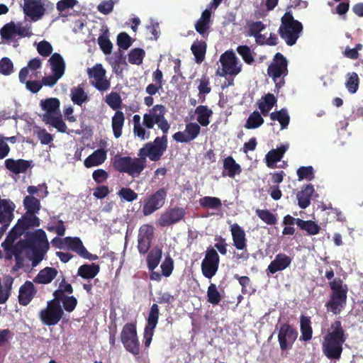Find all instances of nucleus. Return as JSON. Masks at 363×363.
Here are the masks:
<instances>
[{"label":"nucleus","mask_w":363,"mask_h":363,"mask_svg":"<svg viewBox=\"0 0 363 363\" xmlns=\"http://www.w3.org/2000/svg\"><path fill=\"white\" fill-rule=\"evenodd\" d=\"M167 134L156 137L153 142H149L139 150V157H122L117 154L113 160V168L121 172L127 173L132 177H138L146 167V157L156 162L161 159L167 149Z\"/></svg>","instance_id":"obj_1"},{"label":"nucleus","mask_w":363,"mask_h":363,"mask_svg":"<svg viewBox=\"0 0 363 363\" xmlns=\"http://www.w3.org/2000/svg\"><path fill=\"white\" fill-rule=\"evenodd\" d=\"M20 236L9 232L1 247L6 252V258L11 259L13 255H21L24 251L30 250V254L26 253L27 257L31 260L32 266L36 267L44 258L49 249V243L45 232L38 229L33 232H27L26 239H21L16 244L14 241Z\"/></svg>","instance_id":"obj_2"},{"label":"nucleus","mask_w":363,"mask_h":363,"mask_svg":"<svg viewBox=\"0 0 363 363\" xmlns=\"http://www.w3.org/2000/svg\"><path fill=\"white\" fill-rule=\"evenodd\" d=\"M347 337L340 320H335L330 325V330L323 337L322 349L329 359H339L342 352V345Z\"/></svg>","instance_id":"obj_3"},{"label":"nucleus","mask_w":363,"mask_h":363,"mask_svg":"<svg viewBox=\"0 0 363 363\" xmlns=\"http://www.w3.org/2000/svg\"><path fill=\"white\" fill-rule=\"evenodd\" d=\"M40 106L45 111L40 116L42 121L48 125L56 128L60 133L67 132V125L62 119L60 111V101L57 98H48L40 102Z\"/></svg>","instance_id":"obj_4"},{"label":"nucleus","mask_w":363,"mask_h":363,"mask_svg":"<svg viewBox=\"0 0 363 363\" xmlns=\"http://www.w3.org/2000/svg\"><path fill=\"white\" fill-rule=\"evenodd\" d=\"M331 290L330 299L326 302L325 307L328 312L334 315L340 314L347 305L348 286L343 281L337 277L329 282Z\"/></svg>","instance_id":"obj_5"},{"label":"nucleus","mask_w":363,"mask_h":363,"mask_svg":"<svg viewBox=\"0 0 363 363\" xmlns=\"http://www.w3.org/2000/svg\"><path fill=\"white\" fill-rule=\"evenodd\" d=\"M303 28L302 23L295 20L292 13L287 11L281 17L278 33L287 45L292 46L301 36Z\"/></svg>","instance_id":"obj_6"},{"label":"nucleus","mask_w":363,"mask_h":363,"mask_svg":"<svg viewBox=\"0 0 363 363\" xmlns=\"http://www.w3.org/2000/svg\"><path fill=\"white\" fill-rule=\"evenodd\" d=\"M166 113V108L162 104H157L150 109L149 113L143 115V124L148 129L153 128L155 124H157L158 128L162 130V133L167 134L170 125L164 116Z\"/></svg>","instance_id":"obj_7"},{"label":"nucleus","mask_w":363,"mask_h":363,"mask_svg":"<svg viewBox=\"0 0 363 363\" xmlns=\"http://www.w3.org/2000/svg\"><path fill=\"white\" fill-rule=\"evenodd\" d=\"M52 243L55 245L56 247L67 248L76 252L79 256L84 259L89 260H96L99 257L96 255L90 253L86 248L84 246L82 241L78 237H66L64 239L55 238L52 240Z\"/></svg>","instance_id":"obj_8"},{"label":"nucleus","mask_w":363,"mask_h":363,"mask_svg":"<svg viewBox=\"0 0 363 363\" xmlns=\"http://www.w3.org/2000/svg\"><path fill=\"white\" fill-rule=\"evenodd\" d=\"M121 340L128 352L134 356L140 354V345L137 333L136 323L125 324L121 330Z\"/></svg>","instance_id":"obj_9"},{"label":"nucleus","mask_w":363,"mask_h":363,"mask_svg":"<svg viewBox=\"0 0 363 363\" xmlns=\"http://www.w3.org/2000/svg\"><path fill=\"white\" fill-rule=\"evenodd\" d=\"M288 62L286 57L280 52H277L274 56L273 62L267 68V73L276 83V87L279 89L284 84V79L277 82V79L281 76H286L288 74Z\"/></svg>","instance_id":"obj_10"},{"label":"nucleus","mask_w":363,"mask_h":363,"mask_svg":"<svg viewBox=\"0 0 363 363\" xmlns=\"http://www.w3.org/2000/svg\"><path fill=\"white\" fill-rule=\"evenodd\" d=\"M167 196V191L164 188L147 195L143 201V214L147 216L160 209L164 205Z\"/></svg>","instance_id":"obj_11"},{"label":"nucleus","mask_w":363,"mask_h":363,"mask_svg":"<svg viewBox=\"0 0 363 363\" xmlns=\"http://www.w3.org/2000/svg\"><path fill=\"white\" fill-rule=\"evenodd\" d=\"M220 263V257L213 247H208L205 257L201 262V272L207 279H211L218 272Z\"/></svg>","instance_id":"obj_12"},{"label":"nucleus","mask_w":363,"mask_h":363,"mask_svg":"<svg viewBox=\"0 0 363 363\" xmlns=\"http://www.w3.org/2000/svg\"><path fill=\"white\" fill-rule=\"evenodd\" d=\"M64 315L61 306H57L55 302L48 301L47 307L39 313L41 322L48 326L57 325Z\"/></svg>","instance_id":"obj_13"},{"label":"nucleus","mask_w":363,"mask_h":363,"mask_svg":"<svg viewBox=\"0 0 363 363\" xmlns=\"http://www.w3.org/2000/svg\"><path fill=\"white\" fill-rule=\"evenodd\" d=\"M220 62L222 65L220 76L229 74L235 77L242 70V64L233 50H227L223 53L220 57Z\"/></svg>","instance_id":"obj_14"},{"label":"nucleus","mask_w":363,"mask_h":363,"mask_svg":"<svg viewBox=\"0 0 363 363\" xmlns=\"http://www.w3.org/2000/svg\"><path fill=\"white\" fill-rule=\"evenodd\" d=\"M230 231L231 233L234 247L238 250L243 251L240 254H237L236 258L247 259L249 258V254L247 252V240L244 229L238 223H233L230 226Z\"/></svg>","instance_id":"obj_15"},{"label":"nucleus","mask_w":363,"mask_h":363,"mask_svg":"<svg viewBox=\"0 0 363 363\" xmlns=\"http://www.w3.org/2000/svg\"><path fill=\"white\" fill-rule=\"evenodd\" d=\"M106 71L101 64H96L87 69L89 78L94 79L91 84L100 91H105L111 86V82L106 79Z\"/></svg>","instance_id":"obj_16"},{"label":"nucleus","mask_w":363,"mask_h":363,"mask_svg":"<svg viewBox=\"0 0 363 363\" xmlns=\"http://www.w3.org/2000/svg\"><path fill=\"white\" fill-rule=\"evenodd\" d=\"M298 336L297 330L290 324L284 323L281 325L278 341L281 351H286L292 347Z\"/></svg>","instance_id":"obj_17"},{"label":"nucleus","mask_w":363,"mask_h":363,"mask_svg":"<svg viewBox=\"0 0 363 363\" xmlns=\"http://www.w3.org/2000/svg\"><path fill=\"white\" fill-rule=\"evenodd\" d=\"M40 225V220L38 216L25 213L9 232L17 234V236H21L23 234L27 233L26 230L30 228L39 227Z\"/></svg>","instance_id":"obj_18"},{"label":"nucleus","mask_w":363,"mask_h":363,"mask_svg":"<svg viewBox=\"0 0 363 363\" xmlns=\"http://www.w3.org/2000/svg\"><path fill=\"white\" fill-rule=\"evenodd\" d=\"M159 314L158 305L153 303L150 307L147 318V324L144 330V345L145 347H148L151 343L155 329L158 323Z\"/></svg>","instance_id":"obj_19"},{"label":"nucleus","mask_w":363,"mask_h":363,"mask_svg":"<svg viewBox=\"0 0 363 363\" xmlns=\"http://www.w3.org/2000/svg\"><path fill=\"white\" fill-rule=\"evenodd\" d=\"M23 11L33 21H38L43 18L45 9L40 0H23Z\"/></svg>","instance_id":"obj_20"},{"label":"nucleus","mask_w":363,"mask_h":363,"mask_svg":"<svg viewBox=\"0 0 363 363\" xmlns=\"http://www.w3.org/2000/svg\"><path fill=\"white\" fill-rule=\"evenodd\" d=\"M185 216L182 208H173L162 213L158 219V224L162 227L171 225L180 221Z\"/></svg>","instance_id":"obj_21"},{"label":"nucleus","mask_w":363,"mask_h":363,"mask_svg":"<svg viewBox=\"0 0 363 363\" xmlns=\"http://www.w3.org/2000/svg\"><path fill=\"white\" fill-rule=\"evenodd\" d=\"M291 258L284 253H279L269 264L267 269L268 276L274 274L277 272L283 271L289 267L291 263Z\"/></svg>","instance_id":"obj_22"},{"label":"nucleus","mask_w":363,"mask_h":363,"mask_svg":"<svg viewBox=\"0 0 363 363\" xmlns=\"http://www.w3.org/2000/svg\"><path fill=\"white\" fill-rule=\"evenodd\" d=\"M5 167L11 172L18 174L26 173L32 166V161L23 159L13 160L11 158L5 160Z\"/></svg>","instance_id":"obj_23"},{"label":"nucleus","mask_w":363,"mask_h":363,"mask_svg":"<svg viewBox=\"0 0 363 363\" xmlns=\"http://www.w3.org/2000/svg\"><path fill=\"white\" fill-rule=\"evenodd\" d=\"M14 208L13 202L0 197V223L9 225L13 218Z\"/></svg>","instance_id":"obj_24"},{"label":"nucleus","mask_w":363,"mask_h":363,"mask_svg":"<svg viewBox=\"0 0 363 363\" xmlns=\"http://www.w3.org/2000/svg\"><path fill=\"white\" fill-rule=\"evenodd\" d=\"M37 290L30 281H26L19 289L18 302L21 306H27L33 298Z\"/></svg>","instance_id":"obj_25"},{"label":"nucleus","mask_w":363,"mask_h":363,"mask_svg":"<svg viewBox=\"0 0 363 363\" xmlns=\"http://www.w3.org/2000/svg\"><path fill=\"white\" fill-rule=\"evenodd\" d=\"M313 192V186L309 184L303 186L301 190L297 193L298 205L301 208L305 209L310 206Z\"/></svg>","instance_id":"obj_26"},{"label":"nucleus","mask_w":363,"mask_h":363,"mask_svg":"<svg viewBox=\"0 0 363 363\" xmlns=\"http://www.w3.org/2000/svg\"><path fill=\"white\" fill-rule=\"evenodd\" d=\"M241 166L236 162L232 156L225 157L223 160V171L222 175L223 177L228 176L230 178H234L235 175L241 173Z\"/></svg>","instance_id":"obj_27"},{"label":"nucleus","mask_w":363,"mask_h":363,"mask_svg":"<svg viewBox=\"0 0 363 363\" xmlns=\"http://www.w3.org/2000/svg\"><path fill=\"white\" fill-rule=\"evenodd\" d=\"M211 11L210 9H205L201 18L195 23V29L202 36H208V30L210 28Z\"/></svg>","instance_id":"obj_28"},{"label":"nucleus","mask_w":363,"mask_h":363,"mask_svg":"<svg viewBox=\"0 0 363 363\" xmlns=\"http://www.w3.org/2000/svg\"><path fill=\"white\" fill-rule=\"evenodd\" d=\"M207 50V43L203 40L196 39L191 46V51L194 56L195 62L201 64L205 60Z\"/></svg>","instance_id":"obj_29"},{"label":"nucleus","mask_w":363,"mask_h":363,"mask_svg":"<svg viewBox=\"0 0 363 363\" xmlns=\"http://www.w3.org/2000/svg\"><path fill=\"white\" fill-rule=\"evenodd\" d=\"M57 274V270L55 268L47 267L38 272L33 281L37 284H48L52 282Z\"/></svg>","instance_id":"obj_30"},{"label":"nucleus","mask_w":363,"mask_h":363,"mask_svg":"<svg viewBox=\"0 0 363 363\" xmlns=\"http://www.w3.org/2000/svg\"><path fill=\"white\" fill-rule=\"evenodd\" d=\"M106 159V152L104 149H98L88 156L84 164L86 168L99 166L103 164Z\"/></svg>","instance_id":"obj_31"},{"label":"nucleus","mask_w":363,"mask_h":363,"mask_svg":"<svg viewBox=\"0 0 363 363\" xmlns=\"http://www.w3.org/2000/svg\"><path fill=\"white\" fill-rule=\"evenodd\" d=\"M287 147L281 145L277 149H273L267 152L265 156L266 164L269 168H274L277 162L283 157Z\"/></svg>","instance_id":"obj_32"},{"label":"nucleus","mask_w":363,"mask_h":363,"mask_svg":"<svg viewBox=\"0 0 363 363\" xmlns=\"http://www.w3.org/2000/svg\"><path fill=\"white\" fill-rule=\"evenodd\" d=\"M300 330L301 336L300 340L308 342L312 339L313 337V328L311 326V318L301 315L300 318Z\"/></svg>","instance_id":"obj_33"},{"label":"nucleus","mask_w":363,"mask_h":363,"mask_svg":"<svg viewBox=\"0 0 363 363\" xmlns=\"http://www.w3.org/2000/svg\"><path fill=\"white\" fill-rule=\"evenodd\" d=\"M100 267L95 263L81 265L77 270V275L84 279H94L99 272Z\"/></svg>","instance_id":"obj_34"},{"label":"nucleus","mask_w":363,"mask_h":363,"mask_svg":"<svg viewBox=\"0 0 363 363\" xmlns=\"http://www.w3.org/2000/svg\"><path fill=\"white\" fill-rule=\"evenodd\" d=\"M52 73L62 77L65 70V63L59 53H53L48 60Z\"/></svg>","instance_id":"obj_35"},{"label":"nucleus","mask_w":363,"mask_h":363,"mask_svg":"<svg viewBox=\"0 0 363 363\" xmlns=\"http://www.w3.org/2000/svg\"><path fill=\"white\" fill-rule=\"evenodd\" d=\"M195 113L197 116L196 120L201 126L206 127L210 123L209 118L213 115V111L208 106H198L195 109Z\"/></svg>","instance_id":"obj_36"},{"label":"nucleus","mask_w":363,"mask_h":363,"mask_svg":"<svg viewBox=\"0 0 363 363\" xmlns=\"http://www.w3.org/2000/svg\"><path fill=\"white\" fill-rule=\"evenodd\" d=\"M277 99L273 94L268 93L262 97V101L258 102V108L262 114L264 116H267L269 111L277 104Z\"/></svg>","instance_id":"obj_37"},{"label":"nucleus","mask_w":363,"mask_h":363,"mask_svg":"<svg viewBox=\"0 0 363 363\" xmlns=\"http://www.w3.org/2000/svg\"><path fill=\"white\" fill-rule=\"evenodd\" d=\"M23 203L27 213L36 216L40 210V201L33 196H26Z\"/></svg>","instance_id":"obj_38"},{"label":"nucleus","mask_w":363,"mask_h":363,"mask_svg":"<svg viewBox=\"0 0 363 363\" xmlns=\"http://www.w3.org/2000/svg\"><path fill=\"white\" fill-rule=\"evenodd\" d=\"M125 121V116L122 111H116L112 117V129L115 138H118L122 135V128Z\"/></svg>","instance_id":"obj_39"},{"label":"nucleus","mask_w":363,"mask_h":363,"mask_svg":"<svg viewBox=\"0 0 363 363\" xmlns=\"http://www.w3.org/2000/svg\"><path fill=\"white\" fill-rule=\"evenodd\" d=\"M102 33L98 38V44L105 55L111 54L113 48V44L108 38L109 31L107 27L102 29Z\"/></svg>","instance_id":"obj_40"},{"label":"nucleus","mask_w":363,"mask_h":363,"mask_svg":"<svg viewBox=\"0 0 363 363\" xmlns=\"http://www.w3.org/2000/svg\"><path fill=\"white\" fill-rule=\"evenodd\" d=\"M162 255V249L159 247H155L149 252L147 257V264L150 271H153L158 266Z\"/></svg>","instance_id":"obj_41"},{"label":"nucleus","mask_w":363,"mask_h":363,"mask_svg":"<svg viewBox=\"0 0 363 363\" xmlns=\"http://www.w3.org/2000/svg\"><path fill=\"white\" fill-rule=\"evenodd\" d=\"M297 225L310 235H317L320 230V227L315 221L311 220H298L297 221Z\"/></svg>","instance_id":"obj_42"},{"label":"nucleus","mask_w":363,"mask_h":363,"mask_svg":"<svg viewBox=\"0 0 363 363\" xmlns=\"http://www.w3.org/2000/svg\"><path fill=\"white\" fill-rule=\"evenodd\" d=\"M0 35L2 40L10 43L16 36V23L13 21L6 23L0 29Z\"/></svg>","instance_id":"obj_43"},{"label":"nucleus","mask_w":363,"mask_h":363,"mask_svg":"<svg viewBox=\"0 0 363 363\" xmlns=\"http://www.w3.org/2000/svg\"><path fill=\"white\" fill-rule=\"evenodd\" d=\"M270 118L272 121H279L281 129L286 128L290 121L289 115L288 114L286 109L284 108H282L279 111L271 113Z\"/></svg>","instance_id":"obj_44"},{"label":"nucleus","mask_w":363,"mask_h":363,"mask_svg":"<svg viewBox=\"0 0 363 363\" xmlns=\"http://www.w3.org/2000/svg\"><path fill=\"white\" fill-rule=\"evenodd\" d=\"M264 121L261 114L255 111L249 116L244 126L247 129H255L261 126Z\"/></svg>","instance_id":"obj_45"},{"label":"nucleus","mask_w":363,"mask_h":363,"mask_svg":"<svg viewBox=\"0 0 363 363\" xmlns=\"http://www.w3.org/2000/svg\"><path fill=\"white\" fill-rule=\"evenodd\" d=\"M199 202L200 206L204 208L218 209L222 206L220 199L213 196H203L199 199Z\"/></svg>","instance_id":"obj_46"},{"label":"nucleus","mask_w":363,"mask_h":363,"mask_svg":"<svg viewBox=\"0 0 363 363\" xmlns=\"http://www.w3.org/2000/svg\"><path fill=\"white\" fill-rule=\"evenodd\" d=\"M247 35L249 36H258L262 37L261 32L264 30L266 26L262 21H252L247 22Z\"/></svg>","instance_id":"obj_47"},{"label":"nucleus","mask_w":363,"mask_h":363,"mask_svg":"<svg viewBox=\"0 0 363 363\" xmlns=\"http://www.w3.org/2000/svg\"><path fill=\"white\" fill-rule=\"evenodd\" d=\"M71 99L74 104L81 106L88 100V96L81 86L74 87L71 90Z\"/></svg>","instance_id":"obj_48"},{"label":"nucleus","mask_w":363,"mask_h":363,"mask_svg":"<svg viewBox=\"0 0 363 363\" xmlns=\"http://www.w3.org/2000/svg\"><path fill=\"white\" fill-rule=\"evenodd\" d=\"M145 52L142 48L132 49L128 53V61L130 64L140 65L143 63Z\"/></svg>","instance_id":"obj_49"},{"label":"nucleus","mask_w":363,"mask_h":363,"mask_svg":"<svg viewBox=\"0 0 363 363\" xmlns=\"http://www.w3.org/2000/svg\"><path fill=\"white\" fill-rule=\"evenodd\" d=\"M255 213L267 225H273L277 223V216L267 209H257Z\"/></svg>","instance_id":"obj_50"},{"label":"nucleus","mask_w":363,"mask_h":363,"mask_svg":"<svg viewBox=\"0 0 363 363\" xmlns=\"http://www.w3.org/2000/svg\"><path fill=\"white\" fill-rule=\"evenodd\" d=\"M207 301L214 306L218 305L221 301V295L215 284L211 283L208 287Z\"/></svg>","instance_id":"obj_51"},{"label":"nucleus","mask_w":363,"mask_h":363,"mask_svg":"<svg viewBox=\"0 0 363 363\" xmlns=\"http://www.w3.org/2000/svg\"><path fill=\"white\" fill-rule=\"evenodd\" d=\"M196 81L199 83L197 87L199 90V97L201 99V95L208 94L211 91L210 79L206 74H203L201 77Z\"/></svg>","instance_id":"obj_52"},{"label":"nucleus","mask_w":363,"mask_h":363,"mask_svg":"<svg viewBox=\"0 0 363 363\" xmlns=\"http://www.w3.org/2000/svg\"><path fill=\"white\" fill-rule=\"evenodd\" d=\"M347 76L345 86L350 93L354 94L359 88V80L358 75L356 72H350L347 74Z\"/></svg>","instance_id":"obj_53"},{"label":"nucleus","mask_w":363,"mask_h":363,"mask_svg":"<svg viewBox=\"0 0 363 363\" xmlns=\"http://www.w3.org/2000/svg\"><path fill=\"white\" fill-rule=\"evenodd\" d=\"M236 50L245 63L252 65L255 62V57L249 46L239 45L238 46Z\"/></svg>","instance_id":"obj_54"},{"label":"nucleus","mask_w":363,"mask_h":363,"mask_svg":"<svg viewBox=\"0 0 363 363\" xmlns=\"http://www.w3.org/2000/svg\"><path fill=\"white\" fill-rule=\"evenodd\" d=\"M296 173L298 181L303 179L312 181L315 178L314 169L312 166L301 167L297 169Z\"/></svg>","instance_id":"obj_55"},{"label":"nucleus","mask_w":363,"mask_h":363,"mask_svg":"<svg viewBox=\"0 0 363 363\" xmlns=\"http://www.w3.org/2000/svg\"><path fill=\"white\" fill-rule=\"evenodd\" d=\"M105 101L113 110H117L122 104L120 94L113 91L106 95Z\"/></svg>","instance_id":"obj_56"},{"label":"nucleus","mask_w":363,"mask_h":363,"mask_svg":"<svg viewBox=\"0 0 363 363\" xmlns=\"http://www.w3.org/2000/svg\"><path fill=\"white\" fill-rule=\"evenodd\" d=\"M117 45L120 49L126 50L132 45V39L125 32L120 33L117 36Z\"/></svg>","instance_id":"obj_57"},{"label":"nucleus","mask_w":363,"mask_h":363,"mask_svg":"<svg viewBox=\"0 0 363 363\" xmlns=\"http://www.w3.org/2000/svg\"><path fill=\"white\" fill-rule=\"evenodd\" d=\"M201 131V128L199 125L196 123H189L186 125L185 128V133L186 134L187 138L189 139V141L194 140L199 135Z\"/></svg>","instance_id":"obj_58"},{"label":"nucleus","mask_w":363,"mask_h":363,"mask_svg":"<svg viewBox=\"0 0 363 363\" xmlns=\"http://www.w3.org/2000/svg\"><path fill=\"white\" fill-rule=\"evenodd\" d=\"M13 71V64L9 57H3L0 60V73L4 75H9Z\"/></svg>","instance_id":"obj_59"},{"label":"nucleus","mask_w":363,"mask_h":363,"mask_svg":"<svg viewBox=\"0 0 363 363\" xmlns=\"http://www.w3.org/2000/svg\"><path fill=\"white\" fill-rule=\"evenodd\" d=\"M118 194L122 199L128 202H132L138 198V194L130 188H122L119 190Z\"/></svg>","instance_id":"obj_60"},{"label":"nucleus","mask_w":363,"mask_h":363,"mask_svg":"<svg viewBox=\"0 0 363 363\" xmlns=\"http://www.w3.org/2000/svg\"><path fill=\"white\" fill-rule=\"evenodd\" d=\"M162 274L168 277L174 269V261L170 256H167L160 266Z\"/></svg>","instance_id":"obj_61"},{"label":"nucleus","mask_w":363,"mask_h":363,"mask_svg":"<svg viewBox=\"0 0 363 363\" xmlns=\"http://www.w3.org/2000/svg\"><path fill=\"white\" fill-rule=\"evenodd\" d=\"M37 50L41 56L46 57L51 55L52 47L49 42L42 40L37 45Z\"/></svg>","instance_id":"obj_62"},{"label":"nucleus","mask_w":363,"mask_h":363,"mask_svg":"<svg viewBox=\"0 0 363 363\" xmlns=\"http://www.w3.org/2000/svg\"><path fill=\"white\" fill-rule=\"evenodd\" d=\"M36 135L43 145H48L53 140V136L47 132L45 128H38Z\"/></svg>","instance_id":"obj_63"},{"label":"nucleus","mask_w":363,"mask_h":363,"mask_svg":"<svg viewBox=\"0 0 363 363\" xmlns=\"http://www.w3.org/2000/svg\"><path fill=\"white\" fill-rule=\"evenodd\" d=\"M77 4V0H60L56 4V8L62 13L67 10L73 9Z\"/></svg>","instance_id":"obj_64"}]
</instances>
